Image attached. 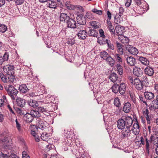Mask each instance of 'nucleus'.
<instances>
[{"mask_svg":"<svg viewBox=\"0 0 158 158\" xmlns=\"http://www.w3.org/2000/svg\"><path fill=\"white\" fill-rule=\"evenodd\" d=\"M5 90L12 100H15L16 98L18 91L12 85H8L5 87Z\"/></svg>","mask_w":158,"mask_h":158,"instance_id":"1","label":"nucleus"},{"mask_svg":"<svg viewBox=\"0 0 158 158\" xmlns=\"http://www.w3.org/2000/svg\"><path fill=\"white\" fill-rule=\"evenodd\" d=\"M112 14L109 11L106 12V25L108 30L111 33V34H114L115 32V30L114 29V27L112 25L111 22V19Z\"/></svg>","mask_w":158,"mask_h":158,"instance_id":"2","label":"nucleus"},{"mask_svg":"<svg viewBox=\"0 0 158 158\" xmlns=\"http://www.w3.org/2000/svg\"><path fill=\"white\" fill-rule=\"evenodd\" d=\"M122 130L120 135L121 139H123L128 137L131 135V132L130 128L125 127Z\"/></svg>","mask_w":158,"mask_h":158,"instance_id":"3","label":"nucleus"},{"mask_svg":"<svg viewBox=\"0 0 158 158\" xmlns=\"http://www.w3.org/2000/svg\"><path fill=\"white\" fill-rule=\"evenodd\" d=\"M133 84L135 87L138 90H141L143 88V85L141 81L138 78H135L134 79Z\"/></svg>","mask_w":158,"mask_h":158,"instance_id":"4","label":"nucleus"},{"mask_svg":"<svg viewBox=\"0 0 158 158\" xmlns=\"http://www.w3.org/2000/svg\"><path fill=\"white\" fill-rule=\"evenodd\" d=\"M125 123V127L129 128L131 127L133 122V120L130 116H126L124 118Z\"/></svg>","mask_w":158,"mask_h":158,"instance_id":"5","label":"nucleus"},{"mask_svg":"<svg viewBox=\"0 0 158 158\" xmlns=\"http://www.w3.org/2000/svg\"><path fill=\"white\" fill-rule=\"evenodd\" d=\"M131 129L132 133L135 135H137L139 134L140 130L137 122L134 123Z\"/></svg>","mask_w":158,"mask_h":158,"instance_id":"6","label":"nucleus"},{"mask_svg":"<svg viewBox=\"0 0 158 158\" xmlns=\"http://www.w3.org/2000/svg\"><path fill=\"white\" fill-rule=\"evenodd\" d=\"M6 70V73L8 75L14 74L15 70L14 66L13 65H7L5 68L4 70Z\"/></svg>","mask_w":158,"mask_h":158,"instance_id":"7","label":"nucleus"},{"mask_svg":"<svg viewBox=\"0 0 158 158\" xmlns=\"http://www.w3.org/2000/svg\"><path fill=\"white\" fill-rule=\"evenodd\" d=\"M48 125V124L46 122H44L42 121H39L37 125V129L39 128L42 131L46 129Z\"/></svg>","mask_w":158,"mask_h":158,"instance_id":"8","label":"nucleus"},{"mask_svg":"<svg viewBox=\"0 0 158 158\" xmlns=\"http://www.w3.org/2000/svg\"><path fill=\"white\" fill-rule=\"evenodd\" d=\"M109 77L110 80L113 82L116 81L117 83H119L120 81V78L118 77L117 75L114 73H112Z\"/></svg>","mask_w":158,"mask_h":158,"instance_id":"9","label":"nucleus"},{"mask_svg":"<svg viewBox=\"0 0 158 158\" xmlns=\"http://www.w3.org/2000/svg\"><path fill=\"white\" fill-rule=\"evenodd\" d=\"M99 32L100 35V37L98 38V42L100 44H102L103 43V41L105 40V36L104 34V32L102 29L99 30Z\"/></svg>","mask_w":158,"mask_h":158,"instance_id":"10","label":"nucleus"},{"mask_svg":"<svg viewBox=\"0 0 158 158\" xmlns=\"http://www.w3.org/2000/svg\"><path fill=\"white\" fill-rule=\"evenodd\" d=\"M77 20L78 23L80 25H84L86 23L85 18L81 14L78 15L77 17Z\"/></svg>","mask_w":158,"mask_h":158,"instance_id":"11","label":"nucleus"},{"mask_svg":"<svg viewBox=\"0 0 158 158\" xmlns=\"http://www.w3.org/2000/svg\"><path fill=\"white\" fill-rule=\"evenodd\" d=\"M149 108L151 110L158 109V100H154L152 101L151 104L149 106Z\"/></svg>","mask_w":158,"mask_h":158,"instance_id":"12","label":"nucleus"},{"mask_svg":"<svg viewBox=\"0 0 158 158\" xmlns=\"http://www.w3.org/2000/svg\"><path fill=\"white\" fill-rule=\"evenodd\" d=\"M145 73L149 76H152L154 73V70L152 67L147 66L144 70Z\"/></svg>","mask_w":158,"mask_h":158,"instance_id":"13","label":"nucleus"},{"mask_svg":"<svg viewBox=\"0 0 158 158\" xmlns=\"http://www.w3.org/2000/svg\"><path fill=\"white\" fill-rule=\"evenodd\" d=\"M126 48L130 53L133 55H136L138 53V49L135 47L130 46L127 47Z\"/></svg>","mask_w":158,"mask_h":158,"instance_id":"14","label":"nucleus"},{"mask_svg":"<svg viewBox=\"0 0 158 158\" xmlns=\"http://www.w3.org/2000/svg\"><path fill=\"white\" fill-rule=\"evenodd\" d=\"M133 73L135 76L140 77L142 75L143 72L140 68L135 67L133 69Z\"/></svg>","mask_w":158,"mask_h":158,"instance_id":"15","label":"nucleus"},{"mask_svg":"<svg viewBox=\"0 0 158 158\" xmlns=\"http://www.w3.org/2000/svg\"><path fill=\"white\" fill-rule=\"evenodd\" d=\"M131 109V104L129 102L124 104L123 107V111L126 113H128L130 112Z\"/></svg>","mask_w":158,"mask_h":158,"instance_id":"16","label":"nucleus"},{"mask_svg":"<svg viewBox=\"0 0 158 158\" xmlns=\"http://www.w3.org/2000/svg\"><path fill=\"white\" fill-rule=\"evenodd\" d=\"M67 23L69 27L72 28H75L76 27V21L73 19L70 18L69 19L67 22Z\"/></svg>","mask_w":158,"mask_h":158,"instance_id":"17","label":"nucleus"},{"mask_svg":"<svg viewBox=\"0 0 158 158\" xmlns=\"http://www.w3.org/2000/svg\"><path fill=\"white\" fill-rule=\"evenodd\" d=\"M117 126L118 129H123L125 127V125L124 119H119L117 121Z\"/></svg>","mask_w":158,"mask_h":158,"instance_id":"18","label":"nucleus"},{"mask_svg":"<svg viewBox=\"0 0 158 158\" xmlns=\"http://www.w3.org/2000/svg\"><path fill=\"white\" fill-rule=\"evenodd\" d=\"M60 18V21L66 22V23L70 18L67 14L63 13H61Z\"/></svg>","mask_w":158,"mask_h":158,"instance_id":"19","label":"nucleus"},{"mask_svg":"<svg viewBox=\"0 0 158 158\" xmlns=\"http://www.w3.org/2000/svg\"><path fill=\"white\" fill-rule=\"evenodd\" d=\"M127 64L130 66H135L136 63L135 59L133 57L129 56L126 58Z\"/></svg>","mask_w":158,"mask_h":158,"instance_id":"20","label":"nucleus"},{"mask_svg":"<svg viewBox=\"0 0 158 158\" xmlns=\"http://www.w3.org/2000/svg\"><path fill=\"white\" fill-rule=\"evenodd\" d=\"M116 44L117 48V52L120 55L123 54L124 53L123 49L124 46L118 41L116 42Z\"/></svg>","mask_w":158,"mask_h":158,"instance_id":"21","label":"nucleus"},{"mask_svg":"<svg viewBox=\"0 0 158 158\" xmlns=\"http://www.w3.org/2000/svg\"><path fill=\"white\" fill-rule=\"evenodd\" d=\"M144 94L145 98L147 100H152L154 97V94L152 92L148 91H145L144 93Z\"/></svg>","mask_w":158,"mask_h":158,"instance_id":"22","label":"nucleus"},{"mask_svg":"<svg viewBox=\"0 0 158 158\" xmlns=\"http://www.w3.org/2000/svg\"><path fill=\"white\" fill-rule=\"evenodd\" d=\"M87 34V33L85 31L81 30L79 31L77 35L79 39L81 40H84L86 38Z\"/></svg>","mask_w":158,"mask_h":158,"instance_id":"23","label":"nucleus"},{"mask_svg":"<svg viewBox=\"0 0 158 158\" xmlns=\"http://www.w3.org/2000/svg\"><path fill=\"white\" fill-rule=\"evenodd\" d=\"M16 103L18 106L23 107L25 105L26 100L20 98H17L16 99Z\"/></svg>","mask_w":158,"mask_h":158,"instance_id":"24","label":"nucleus"},{"mask_svg":"<svg viewBox=\"0 0 158 158\" xmlns=\"http://www.w3.org/2000/svg\"><path fill=\"white\" fill-rule=\"evenodd\" d=\"M119 92L121 95L124 94L125 93L126 85L124 83H122L119 85Z\"/></svg>","mask_w":158,"mask_h":158,"instance_id":"25","label":"nucleus"},{"mask_svg":"<svg viewBox=\"0 0 158 158\" xmlns=\"http://www.w3.org/2000/svg\"><path fill=\"white\" fill-rule=\"evenodd\" d=\"M139 60L142 64L148 66L149 64V62L148 60L144 57L142 56L139 57Z\"/></svg>","mask_w":158,"mask_h":158,"instance_id":"26","label":"nucleus"},{"mask_svg":"<svg viewBox=\"0 0 158 158\" xmlns=\"http://www.w3.org/2000/svg\"><path fill=\"white\" fill-rule=\"evenodd\" d=\"M47 6L50 8L55 9L57 6V4L56 1L52 0H48L47 1Z\"/></svg>","mask_w":158,"mask_h":158,"instance_id":"27","label":"nucleus"},{"mask_svg":"<svg viewBox=\"0 0 158 158\" xmlns=\"http://www.w3.org/2000/svg\"><path fill=\"white\" fill-rule=\"evenodd\" d=\"M24 119L27 123H31L33 119V118L31 114L28 113H26L24 115Z\"/></svg>","mask_w":158,"mask_h":158,"instance_id":"28","label":"nucleus"},{"mask_svg":"<svg viewBox=\"0 0 158 158\" xmlns=\"http://www.w3.org/2000/svg\"><path fill=\"white\" fill-rule=\"evenodd\" d=\"M28 104L29 106L34 108H36L39 106V104L37 101L32 99L28 101Z\"/></svg>","mask_w":158,"mask_h":158,"instance_id":"29","label":"nucleus"},{"mask_svg":"<svg viewBox=\"0 0 158 158\" xmlns=\"http://www.w3.org/2000/svg\"><path fill=\"white\" fill-rule=\"evenodd\" d=\"M123 21V17L121 15L116 14L114 17V23L118 24L120 23Z\"/></svg>","mask_w":158,"mask_h":158,"instance_id":"30","label":"nucleus"},{"mask_svg":"<svg viewBox=\"0 0 158 158\" xmlns=\"http://www.w3.org/2000/svg\"><path fill=\"white\" fill-rule=\"evenodd\" d=\"M103 43H105V44H107V46L111 50H114V47L113 44L111 43V42L110 40H108L107 39H105V40L103 42Z\"/></svg>","mask_w":158,"mask_h":158,"instance_id":"31","label":"nucleus"},{"mask_svg":"<svg viewBox=\"0 0 158 158\" xmlns=\"http://www.w3.org/2000/svg\"><path fill=\"white\" fill-rule=\"evenodd\" d=\"M19 91L22 93H26L28 90V89L25 84H22L20 85L19 87Z\"/></svg>","mask_w":158,"mask_h":158,"instance_id":"32","label":"nucleus"},{"mask_svg":"<svg viewBox=\"0 0 158 158\" xmlns=\"http://www.w3.org/2000/svg\"><path fill=\"white\" fill-rule=\"evenodd\" d=\"M89 36L97 37L98 34V32L96 30L94 29H90L87 33Z\"/></svg>","mask_w":158,"mask_h":158,"instance_id":"33","label":"nucleus"},{"mask_svg":"<svg viewBox=\"0 0 158 158\" xmlns=\"http://www.w3.org/2000/svg\"><path fill=\"white\" fill-rule=\"evenodd\" d=\"M119 85L117 82L114 84L111 88L112 92L115 94L118 93L119 92Z\"/></svg>","mask_w":158,"mask_h":158,"instance_id":"34","label":"nucleus"},{"mask_svg":"<svg viewBox=\"0 0 158 158\" xmlns=\"http://www.w3.org/2000/svg\"><path fill=\"white\" fill-rule=\"evenodd\" d=\"M106 60L108 62V64L111 66H113L115 63V61L110 56H108L106 59Z\"/></svg>","mask_w":158,"mask_h":158,"instance_id":"35","label":"nucleus"},{"mask_svg":"<svg viewBox=\"0 0 158 158\" xmlns=\"http://www.w3.org/2000/svg\"><path fill=\"white\" fill-rule=\"evenodd\" d=\"M118 39L121 40V42L124 44H127L129 42V39L126 37L121 35L118 37Z\"/></svg>","mask_w":158,"mask_h":158,"instance_id":"36","label":"nucleus"},{"mask_svg":"<svg viewBox=\"0 0 158 158\" xmlns=\"http://www.w3.org/2000/svg\"><path fill=\"white\" fill-rule=\"evenodd\" d=\"M74 10L78 13H81L84 11V8L79 5L75 6Z\"/></svg>","mask_w":158,"mask_h":158,"instance_id":"37","label":"nucleus"},{"mask_svg":"<svg viewBox=\"0 0 158 158\" xmlns=\"http://www.w3.org/2000/svg\"><path fill=\"white\" fill-rule=\"evenodd\" d=\"M30 113L33 118L34 117L38 118L40 116V114L39 112V111L36 110H31L30 112Z\"/></svg>","mask_w":158,"mask_h":158,"instance_id":"38","label":"nucleus"},{"mask_svg":"<svg viewBox=\"0 0 158 158\" xmlns=\"http://www.w3.org/2000/svg\"><path fill=\"white\" fill-rule=\"evenodd\" d=\"M8 77H7L8 78V82L10 83H14L16 82V79L15 78L14 74H12L11 75H8Z\"/></svg>","mask_w":158,"mask_h":158,"instance_id":"39","label":"nucleus"},{"mask_svg":"<svg viewBox=\"0 0 158 158\" xmlns=\"http://www.w3.org/2000/svg\"><path fill=\"white\" fill-rule=\"evenodd\" d=\"M8 74L5 75L2 73H0V78H1L2 81L4 83L8 82Z\"/></svg>","mask_w":158,"mask_h":158,"instance_id":"40","label":"nucleus"},{"mask_svg":"<svg viewBox=\"0 0 158 158\" xmlns=\"http://www.w3.org/2000/svg\"><path fill=\"white\" fill-rule=\"evenodd\" d=\"M89 25L94 28L96 29L99 27V23L96 21H92L89 23Z\"/></svg>","mask_w":158,"mask_h":158,"instance_id":"41","label":"nucleus"},{"mask_svg":"<svg viewBox=\"0 0 158 158\" xmlns=\"http://www.w3.org/2000/svg\"><path fill=\"white\" fill-rule=\"evenodd\" d=\"M69 136V138H68L69 137L68 136L65 138L64 142V143L67 147H70L71 145L72 140L71 139H70V136Z\"/></svg>","mask_w":158,"mask_h":158,"instance_id":"42","label":"nucleus"},{"mask_svg":"<svg viewBox=\"0 0 158 158\" xmlns=\"http://www.w3.org/2000/svg\"><path fill=\"white\" fill-rule=\"evenodd\" d=\"M37 109L38 110L37 111H39V112H42L46 116L48 115L49 113L47 112V110L45 109L43 107L39 106Z\"/></svg>","mask_w":158,"mask_h":158,"instance_id":"43","label":"nucleus"},{"mask_svg":"<svg viewBox=\"0 0 158 158\" xmlns=\"http://www.w3.org/2000/svg\"><path fill=\"white\" fill-rule=\"evenodd\" d=\"M40 137L43 140L45 141H48L49 139L48 134L46 132L44 133L42 132Z\"/></svg>","mask_w":158,"mask_h":158,"instance_id":"44","label":"nucleus"},{"mask_svg":"<svg viewBox=\"0 0 158 158\" xmlns=\"http://www.w3.org/2000/svg\"><path fill=\"white\" fill-rule=\"evenodd\" d=\"M66 7L69 10H73L75 7V6L71 4L70 2L67 1L65 4Z\"/></svg>","mask_w":158,"mask_h":158,"instance_id":"45","label":"nucleus"},{"mask_svg":"<svg viewBox=\"0 0 158 158\" xmlns=\"http://www.w3.org/2000/svg\"><path fill=\"white\" fill-rule=\"evenodd\" d=\"M13 108L15 109L16 111L18 114H19L20 115H25V113L24 112V110H22L21 108H16L14 107V106L13 105Z\"/></svg>","mask_w":158,"mask_h":158,"instance_id":"46","label":"nucleus"},{"mask_svg":"<svg viewBox=\"0 0 158 158\" xmlns=\"http://www.w3.org/2000/svg\"><path fill=\"white\" fill-rule=\"evenodd\" d=\"M146 141V151L148 153H149V150L150 148V145L151 144V141L149 140H148L147 138H145Z\"/></svg>","mask_w":158,"mask_h":158,"instance_id":"47","label":"nucleus"},{"mask_svg":"<svg viewBox=\"0 0 158 158\" xmlns=\"http://www.w3.org/2000/svg\"><path fill=\"white\" fill-rule=\"evenodd\" d=\"M114 105L117 107H119L121 106V104L120 99L118 97L115 98L114 100Z\"/></svg>","mask_w":158,"mask_h":158,"instance_id":"48","label":"nucleus"},{"mask_svg":"<svg viewBox=\"0 0 158 158\" xmlns=\"http://www.w3.org/2000/svg\"><path fill=\"white\" fill-rule=\"evenodd\" d=\"M121 28V25H119L115 27L116 32L118 35H121L123 33Z\"/></svg>","mask_w":158,"mask_h":158,"instance_id":"49","label":"nucleus"},{"mask_svg":"<svg viewBox=\"0 0 158 158\" xmlns=\"http://www.w3.org/2000/svg\"><path fill=\"white\" fill-rule=\"evenodd\" d=\"M115 58L117 61V63L121 64L122 62V59L119 54H116L115 56Z\"/></svg>","mask_w":158,"mask_h":158,"instance_id":"50","label":"nucleus"},{"mask_svg":"<svg viewBox=\"0 0 158 158\" xmlns=\"http://www.w3.org/2000/svg\"><path fill=\"white\" fill-rule=\"evenodd\" d=\"M7 30V27L4 24H0V32L3 33Z\"/></svg>","mask_w":158,"mask_h":158,"instance_id":"51","label":"nucleus"},{"mask_svg":"<svg viewBox=\"0 0 158 158\" xmlns=\"http://www.w3.org/2000/svg\"><path fill=\"white\" fill-rule=\"evenodd\" d=\"M108 53L105 51L102 52L100 53L101 57L104 60H106V58L108 57Z\"/></svg>","mask_w":158,"mask_h":158,"instance_id":"52","label":"nucleus"},{"mask_svg":"<svg viewBox=\"0 0 158 158\" xmlns=\"http://www.w3.org/2000/svg\"><path fill=\"white\" fill-rule=\"evenodd\" d=\"M7 137H5L4 139H2V141L4 143V146H5L6 147H8L9 146L10 143L9 141H7Z\"/></svg>","mask_w":158,"mask_h":158,"instance_id":"53","label":"nucleus"},{"mask_svg":"<svg viewBox=\"0 0 158 158\" xmlns=\"http://www.w3.org/2000/svg\"><path fill=\"white\" fill-rule=\"evenodd\" d=\"M92 11L99 15H101L102 14V10H98L96 8L93 9L92 10Z\"/></svg>","mask_w":158,"mask_h":158,"instance_id":"54","label":"nucleus"},{"mask_svg":"<svg viewBox=\"0 0 158 158\" xmlns=\"http://www.w3.org/2000/svg\"><path fill=\"white\" fill-rule=\"evenodd\" d=\"M15 122L16 123V127L17 128L18 131L21 132H22V130L21 128V126L20 124L18 122V120L17 119H16L15 120Z\"/></svg>","mask_w":158,"mask_h":158,"instance_id":"55","label":"nucleus"},{"mask_svg":"<svg viewBox=\"0 0 158 158\" xmlns=\"http://www.w3.org/2000/svg\"><path fill=\"white\" fill-rule=\"evenodd\" d=\"M7 107L8 109H9V111H10V113L12 114L14 116H15V113L14 110H13L10 104H8L7 105Z\"/></svg>","mask_w":158,"mask_h":158,"instance_id":"56","label":"nucleus"},{"mask_svg":"<svg viewBox=\"0 0 158 158\" xmlns=\"http://www.w3.org/2000/svg\"><path fill=\"white\" fill-rule=\"evenodd\" d=\"M9 55L8 53L6 52L2 56L3 60L4 62L7 61L8 59Z\"/></svg>","mask_w":158,"mask_h":158,"instance_id":"57","label":"nucleus"},{"mask_svg":"<svg viewBox=\"0 0 158 158\" xmlns=\"http://www.w3.org/2000/svg\"><path fill=\"white\" fill-rule=\"evenodd\" d=\"M152 140L153 143L157 146H158V137H156L153 138V139H151Z\"/></svg>","mask_w":158,"mask_h":158,"instance_id":"58","label":"nucleus"},{"mask_svg":"<svg viewBox=\"0 0 158 158\" xmlns=\"http://www.w3.org/2000/svg\"><path fill=\"white\" fill-rule=\"evenodd\" d=\"M85 16L87 18L89 19H92L94 18L93 16L90 12H87Z\"/></svg>","mask_w":158,"mask_h":158,"instance_id":"59","label":"nucleus"},{"mask_svg":"<svg viewBox=\"0 0 158 158\" xmlns=\"http://www.w3.org/2000/svg\"><path fill=\"white\" fill-rule=\"evenodd\" d=\"M22 158H30L28 153L26 151H23L22 152Z\"/></svg>","mask_w":158,"mask_h":158,"instance_id":"60","label":"nucleus"},{"mask_svg":"<svg viewBox=\"0 0 158 158\" xmlns=\"http://www.w3.org/2000/svg\"><path fill=\"white\" fill-rule=\"evenodd\" d=\"M9 155L2 153L1 152H0V158H9Z\"/></svg>","mask_w":158,"mask_h":158,"instance_id":"61","label":"nucleus"},{"mask_svg":"<svg viewBox=\"0 0 158 158\" xmlns=\"http://www.w3.org/2000/svg\"><path fill=\"white\" fill-rule=\"evenodd\" d=\"M119 12L118 14H117L118 15H121V16H122L123 13L124 12V9L122 7L120 6L119 7Z\"/></svg>","mask_w":158,"mask_h":158,"instance_id":"62","label":"nucleus"},{"mask_svg":"<svg viewBox=\"0 0 158 158\" xmlns=\"http://www.w3.org/2000/svg\"><path fill=\"white\" fill-rule=\"evenodd\" d=\"M0 100L4 104V103H6L7 102L6 97L5 95H3Z\"/></svg>","mask_w":158,"mask_h":158,"instance_id":"63","label":"nucleus"},{"mask_svg":"<svg viewBox=\"0 0 158 158\" xmlns=\"http://www.w3.org/2000/svg\"><path fill=\"white\" fill-rule=\"evenodd\" d=\"M141 80L142 81V83H143L144 82L147 83L148 82V78L145 76H143L142 77V80Z\"/></svg>","mask_w":158,"mask_h":158,"instance_id":"64","label":"nucleus"}]
</instances>
